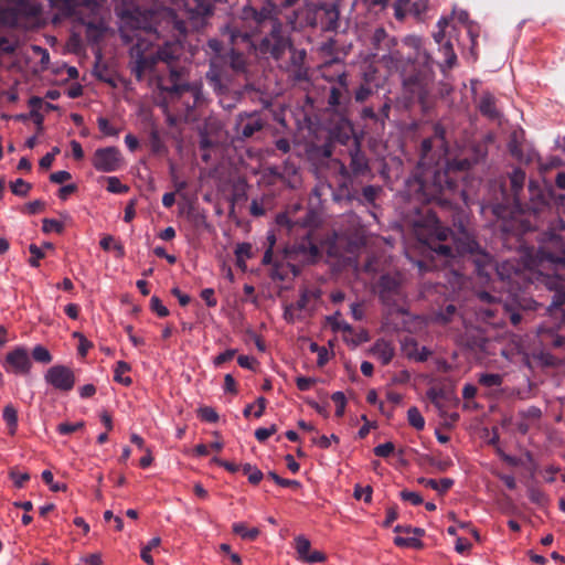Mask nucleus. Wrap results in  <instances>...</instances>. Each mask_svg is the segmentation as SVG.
Returning <instances> with one entry per match:
<instances>
[{"mask_svg":"<svg viewBox=\"0 0 565 565\" xmlns=\"http://www.w3.org/2000/svg\"><path fill=\"white\" fill-rule=\"evenodd\" d=\"M265 30H268L269 34L262 40L259 51L269 53L278 60L289 46V39L282 32V24L273 17L269 9L256 11L249 6L244 7L241 15L233 19L222 33L228 36L232 45L243 42L252 49L254 46L252 38Z\"/></svg>","mask_w":565,"mask_h":565,"instance_id":"f257e3e1","label":"nucleus"},{"mask_svg":"<svg viewBox=\"0 0 565 565\" xmlns=\"http://www.w3.org/2000/svg\"><path fill=\"white\" fill-rule=\"evenodd\" d=\"M299 14L308 26L318 28L321 31H332L338 28L339 10L335 4L307 2Z\"/></svg>","mask_w":565,"mask_h":565,"instance_id":"f03ea898","label":"nucleus"},{"mask_svg":"<svg viewBox=\"0 0 565 565\" xmlns=\"http://www.w3.org/2000/svg\"><path fill=\"white\" fill-rule=\"evenodd\" d=\"M90 161L97 171L104 173L118 171L124 164L122 156L116 147L96 149Z\"/></svg>","mask_w":565,"mask_h":565,"instance_id":"7ed1b4c3","label":"nucleus"},{"mask_svg":"<svg viewBox=\"0 0 565 565\" xmlns=\"http://www.w3.org/2000/svg\"><path fill=\"white\" fill-rule=\"evenodd\" d=\"M372 45L376 53L383 52L384 61H401L402 55L396 50L397 39L390 36L383 28H377L372 34Z\"/></svg>","mask_w":565,"mask_h":565,"instance_id":"20e7f679","label":"nucleus"},{"mask_svg":"<svg viewBox=\"0 0 565 565\" xmlns=\"http://www.w3.org/2000/svg\"><path fill=\"white\" fill-rule=\"evenodd\" d=\"M3 366L8 372L14 374H29L32 363L28 350L23 347H17L8 352Z\"/></svg>","mask_w":565,"mask_h":565,"instance_id":"39448f33","label":"nucleus"},{"mask_svg":"<svg viewBox=\"0 0 565 565\" xmlns=\"http://www.w3.org/2000/svg\"><path fill=\"white\" fill-rule=\"evenodd\" d=\"M45 381L61 391L73 388L75 380L73 372L64 365H55L47 370Z\"/></svg>","mask_w":565,"mask_h":565,"instance_id":"423d86ee","label":"nucleus"},{"mask_svg":"<svg viewBox=\"0 0 565 565\" xmlns=\"http://www.w3.org/2000/svg\"><path fill=\"white\" fill-rule=\"evenodd\" d=\"M295 548L298 554V558L302 562L313 564L322 563L326 561V555L320 551H311V544L309 540L302 535L295 539Z\"/></svg>","mask_w":565,"mask_h":565,"instance_id":"0eeeda50","label":"nucleus"},{"mask_svg":"<svg viewBox=\"0 0 565 565\" xmlns=\"http://www.w3.org/2000/svg\"><path fill=\"white\" fill-rule=\"evenodd\" d=\"M306 57L307 53L305 50H290V63L288 70L296 79H303L307 77L308 67L306 66Z\"/></svg>","mask_w":565,"mask_h":565,"instance_id":"6e6552de","label":"nucleus"},{"mask_svg":"<svg viewBox=\"0 0 565 565\" xmlns=\"http://www.w3.org/2000/svg\"><path fill=\"white\" fill-rule=\"evenodd\" d=\"M371 354L383 365H386L394 358L395 350L391 342L381 339L377 340L371 348Z\"/></svg>","mask_w":565,"mask_h":565,"instance_id":"1a4fd4ad","label":"nucleus"},{"mask_svg":"<svg viewBox=\"0 0 565 565\" xmlns=\"http://www.w3.org/2000/svg\"><path fill=\"white\" fill-rule=\"evenodd\" d=\"M51 4L66 14H73L79 6L94 9L97 0H50Z\"/></svg>","mask_w":565,"mask_h":565,"instance_id":"9d476101","label":"nucleus"},{"mask_svg":"<svg viewBox=\"0 0 565 565\" xmlns=\"http://www.w3.org/2000/svg\"><path fill=\"white\" fill-rule=\"evenodd\" d=\"M351 163L350 168L354 174H363L367 171V160L365 156L360 151L359 146L356 145L354 150H351Z\"/></svg>","mask_w":565,"mask_h":565,"instance_id":"9b49d317","label":"nucleus"},{"mask_svg":"<svg viewBox=\"0 0 565 565\" xmlns=\"http://www.w3.org/2000/svg\"><path fill=\"white\" fill-rule=\"evenodd\" d=\"M263 124L256 116H246L239 121L241 132L244 137H252L256 131L260 130Z\"/></svg>","mask_w":565,"mask_h":565,"instance_id":"f8f14e48","label":"nucleus"},{"mask_svg":"<svg viewBox=\"0 0 565 565\" xmlns=\"http://www.w3.org/2000/svg\"><path fill=\"white\" fill-rule=\"evenodd\" d=\"M479 109L484 116L490 118H497L499 116V113L495 108L494 97L489 93L482 95L479 103Z\"/></svg>","mask_w":565,"mask_h":565,"instance_id":"ddd939ff","label":"nucleus"},{"mask_svg":"<svg viewBox=\"0 0 565 565\" xmlns=\"http://www.w3.org/2000/svg\"><path fill=\"white\" fill-rule=\"evenodd\" d=\"M418 482L425 487L438 491L439 493L446 492L454 483V481L448 478L441 479L440 481H437L435 479L420 478Z\"/></svg>","mask_w":565,"mask_h":565,"instance_id":"4468645a","label":"nucleus"},{"mask_svg":"<svg viewBox=\"0 0 565 565\" xmlns=\"http://www.w3.org/2000/svg\"><path fill=\"white\" fill-rule=\"evenodd\" d=\"M440 53L444 55V63L447 68H452L457 63V55L454 51L450 41L444 42L439 47Z\"/></svg>","mask_w":565,"mask_h":565,"instance_id":"2eb2a0df","label":"nucleus"},{"mask_svg":"<svg viewBox=\"0 0 565 565\" xmlns=\"http://www.w3.org/2000/svg\"><path fill=\"white\" fill-rule=\"evenodd\" d=\"M232 530L244 540L254 541L259 535L257 527L248 529L244 523H234Z\"/></svg>","mask_w":565,"mask_h":565,"instance_id":"dca6fc26","label":"nucleus"},{"mask_svg":"<svg viewBox=\"0 0 565 565\" xmlns=\"http://www.w3.org/2000/svg\"><path fill=\"white\" fill-rule=\"evenodd\" d=\"M130 371V365L124 361H118L115 367V376L114 380L125 386H129L131 384V379L129 376H124L125 373Z\"/></svg>","mask_w":565,"mask_h":565,"instance_id":"f3484780","label":"nucleus"},{"mask_svg":"<svg viewBox=\"0 0 565 565\" xmlns=\"http://www.w3.org/2000/svg\"><path fill=\"white\" fill-rule=\"evenodd\" d=\"M3 419L9 427V433L13 435L18 426V412L12 405L9 404L3 408Z\"/></svg>","mask_w":565,"mask_h":565,"instance_id":"a211bd4d","label":"nucleus"},{"mask_svg":"<svg viewBox=\"0 0 565 565\" xmlns=\"http://www.w3.org/2000/svg\"><path fill=\"white\" fill-rule=\"evenodd\" d=\"M479 383L488 388L498 387L502 384L503 377L497 373H482L478 379Z\"/></svg>","mask_w":565,"mask_h":565,"instance_id":"6ab92c4d","label":"nucleus"},{"mask_svg":"<svg viewBox=\"0 0 565 565\" xmlns=\"http://www.w3.org/2000/svg\"><path fill=\"white\" fill-rule=\"evenodd\" d=\"M160 543H161V540H160V537L157 536V537L151 539L149 541V543L141 548L140 556L142 558V561L145 563H147L148 565L154 564L153 558L150 555V552H152V550L159 547Z\"/></svg>","mask_w":565,"mask_h":565,"instance_id":"aec40b11","label":"nucleus"},{"mask_svg":"<svg viewBox=\"0 0 565 565\" xmlns=\"http://www.w3.org/2000/svg\"><path fill=\"white\" fill-rule=\"evenodd\" d=\"M412 0H395L393 3L394 17L398 21H404L409 13V6Z\"/></svg>","mask_w":565,"mask_h":565,"instance_id":"412c9836","label":"nucleus"},{"mask_svg":"<svg viewBox=\"0 0 565 565\" xmlns=\"http://www.w3.org/2000/svg\"><path fill=\"white\" fill-rule=\"evenodd\" d=\"M407 419L408 423L417 430H422L425 427V419L417 407H411L408 409Z\"/></svg>","mask_w":565,"mask_h":565,"instance_id":"4be33fe9","label":"nucleus"},{"mask_svg":"<svg viewBox=\"0 0 565 565\" xmlns=\"http://www.w3.org/2000/svg\"><path fill=\"white\" fill-rule=\"evenodd\" d=\"M32 356L36 362L49 364L52 361V355L50 351L43 345L34 347L32 351Z\"/></svg>","mask_w":565,"mask_h":565,"instance_id":"5701e85b","label":"nucleus"},{"mask_svg":"<svg viewBox=\"0 0 565 565\" xmlns=\"http://www.w3.org/2000/svg\"><path fill=\"white\" fill-rule=\"evenodd\" d=\"M13 194L19 196H26L31 190V184L22 179H17L10 184Z\"/></svg>","mask_w":565,"mask_h":565,"instance_id":"b1692460","label":"nucleus"},{"mask_svg":"<svg viewBox=\"0 0 565 565\" xmlns=\"http://www.w3.org/2000/svg\"><path fill=\"white\" fill-rule=\"evenodd\" d=\"M243 471L248 477V481L253 484H257L263 479V472L249 463L243 466Z\"/></svg>","mask_w":565,"mask_h":565,"instance_id":"393cba45","label":"nucleus"},{"mask_svg":"<svg viewBox=\"0 0 565 565\" xmlns=\"http://www.w3.org/2000/svg\"><path fill=\"white\" fill-rule=\"evenodd\" d=\"M107 181V191L110 193H125L129 188L120 182L116 177H109Z\"/></svg>","mask_w":565,"mask_h":565,"instance_id":"a878e982","label":"nucleus"},{"mask_svg":"<svg viewBox=\"0 0 565 565\" xmlns=\"http://www.w3.org/2000/svg\"><path fill=\"white\" fill-rule=\"evenodd\" d=\"M42 479L50 487V489L54 492L66 490L65 483L55 482L53 480V473L50 470H44L42 472Z\"/></svg>","mask_w":565,"mask_h":565,"instance_id":"bb28decb","label":"nucleus"},{"mask_svg":"<svg viewBox=\"0 0 565 565\" xmlns=\"http://www.w3.org/2000/svg\"><path fill=\"white\" fill-rule=\"evenodd\" d=\"M97 125H98L99 130L104 134V136L110 137V136H118V134H119V129L114 127L108 121V119H106L104 117H99L97 119Z\"/></svg>","mask_w":565,"mask_h":565,"instance_id":"cd10ccee","label":"nucleus"},{"mask_svg":"<svg viewBox=\"0 0 565 565\" xmlns=\"http://www.w3.org/2000/svg\"><path fill=\"white\" fill-rule=\"evenodd\" d=\"M394 543L397 545V546H401V547H415V548H420L423 546V543L422 541H419L417 537H402V536H396L394 539Z\"/></svg>","mask_w":565,"mask_h":565,"instance_id":"c85d7f7f","label":"nucleus"},{"mask_svg":"<svg viewBox=\"0 0 565 565\" xmlns=\"http://www.w3.org/2000/svg\"><path fill=\"white\" fill-rule=\"evenodd\" d=\"M231 67L235 72H244L246 68L245 57L242 54L236 53L234 50H232L231 53Z\"/></svg>","mask_w":565,"mask_h":565,"instance_id":"c756f323","label":"nucleus"},{"mask_svg":"<svg viewBox=\"0 0 565 565\" xmlns=\"http://www.w3.org/2000/svg\"><path fill=\"white\" fill-rule=\"evenodd\" d=\"M42 230L45 233H62L64 231V225L57 220L44 218Z\"/></svg>","mask_w":565,"mask_h":565,"instance_id":"7c9ffc66","label":"nucleus"},{"mask_svg":"<svg viewBox=\"0 0 565 565\" xmlns=\"http://www.w3.org/2000/svg\"><path fill=\"white\" fill-rule=\"evenodd\" d=\"M85 426L84 422H77L75 424H71V423H61L57 425V431L61 434V435H68V434H72L74 431H77L79 429H83Z\"/></svg>","mask_w":565,"mask_h":565,"instance_id":"2f4dec72","label":"nucleus"},{"mask_svg":"<svg viewBox=\"0 0 565 565\" xmlns=\"http://www.w3.org/2000/svg\"><path fill=\"white\" fill-rule=\"evenodd\" d=\"M428 8V0H415L411 1L409 13L416 18H419Z\"/></svg>","mask_w":565,"mask_h":565,"instance_id":"473e14b6","label":"nucleus"},{"mask_svg":"<svg viewBox=\"0 0 565 565\" xmlns=\"http://www.w3.org/2000/svg\"><path fill=\"white\" fill-rule=\"evenodd\" d=\"M331 398L337 405L335 415L338 417L343 416L347 404L344 394L342 392H335L332 394Z\"/></svg>","mask_w":565,"mask_h":565,"instance_id":"72a5a7b5","label":"nucleus"},{"mask_svg":"<svg viewBox=\"0 0 565 565\" xmlns=\"http://www.w3.org/2000/svg\"><path fill=\"white\" fill-rule=\"evenodd\" d=\"M525 180V173L522 170H515L511 174V184L515 192L522 189Z\"/></svg>","mask_w":565,"mask_h":565,"instance_id":"f704fd0d","label":"nucleus"},{"mask_svg":"<svg viewBox=\"0 0 565 565\" xmlns=\"http://www.w3.org/2000/svg\"><path fill=\"white\" fill-rule=\"evenodd\" d=\"M199 416L209 423H215L218 419L217 413L212 407H202L199 409Z\"/></svg>","mask_w":565,"mask_h":565,"instance_id":"c9c22d12","label":"nucleus"},{"mask_svg":"<svg viewBox=\"0 0 565 565\" xmlns=\"http://www.w3.org/2000/svg\"><path fill=\"white\" fill-rule=\"evenodd\" d=\"M395 449V446L393 443H385L376 446L373 451L379 457H388Z\"/></svg>","mask_w":565,"mask_h":565,"instance_id":"e433bc0d","label":"nucleus"},{"mask_svg":"<svg viewBox=\"0 0 565 565\" xmlns=\"http://www.w3.org/2000/svg\"><path fill=\"white\" fill-rule=\"evenodd\" d=\"M354 498L360 500L364 498L365 502H371L372 499V488L370 486H366L364 488L356 486L354 489Z\"/></svg>","mask_w":565,"mask_h":565,"instance_id":"4c0bfd02","label":"nucleus"},{"mask_svg":"<svg viewBox=\"0 0 565 565\" xmlns=\"http://www.w3.org/2000/svg\"><path fill=\"white\" fill-rule=\"evenodd\" d=\"M317 383L315 377L298 376L296 379L297 387L300 391H309Z\"/></svg>","mask_w":565,"mask_h":565,"instance_id":"58836bf2","label":"nucleus"},{"mask_svg":"<svg viewBox=\"0 0 565 565\" xmlns=\"http://www.w3.org/2000/svg\"><path fill=\"white\" fill-rule=\"evenodd\" d=\"M9 476L18 488L23 487V483L30 479V475L28 472H18L14 469L10 471Z\"/></svg>","mask_w":565,"mask_h":565,"instance_id":"ea45409f","label":"nucleus"},{"mask_svg":"<svg viewBox=\"0 0 565 565\" xmlns=\"http://www.w3.org/2000/svg\"><path fill=\"white\" fill-rule=\"evenodd\" d=\"M401 498L405 501H409L414 505L423 503L422 495L414 491L404 490L401 492Z\"/></svg>","mask_w":565,"mask_h":565,"instance_id":"a19ab883","label":"nucleus"},{"mask_svg":"<svg viewBox=\"0 0 565 565\" xmlns=\"http://www.w3.org/2000/svg\"><path fill=\"white\" fill-rule=\"evenodd\" d=\"M151 309L157 312L159 317H167L169 315V310L163 306L158 297L151 298Z\"/></svg>","mask_w":565,"mask_h":565,"instance_id":"79ce46f5","label":"nucleus"},{"mask_svg":"<svg viewBox=\"0 0 565 565\" xmlns=\"http://www.w3.org/2000/svg\"><path fill=\"white\" fill-rule=\"evenodd\" d=\"M277 430L276 425H271L268 428H258L255 431V437L258 441H265L268 437H270L273 434H275Z\"/></svg>","mask_w":565,"mask_h":565,"instance_id":"37998d69","label":"nucleus"},{"mask_svg":"<svg viewBox=\"0 0 565 565\" xmlns=\"http://www.w3.org/2000/svg\"><path fill=\"white\" fill-rule=\"evenodd\" d=\"M268 476L279 486L281 487H295V488H298L300 486V483L296 480H288V479H282L280 478L278 475H276L275 472H269Z\"/></svg>","mask_w":565,"mask_h":565,"instance_id":"c03bdc74","label":"nucleus"},{"mask_svg":"<svg viewBox=\"0 0 565 565\" xmlns=\"http://www.w3.org/2000/svg\"><path fill=\"white\" fill-rule=\"evenodd\" d=\"M71 178H72L71 173L67 171H64V170L53 172L50 175V180L53 183H57V184L64 183V182L68 181Z\"/></svg>","mask_w":565,"mask_h":565,"instance_id":"a18cd8bd","label":"nucleus"},{"mask_svg":"<svg viewBox=\"0 0 565 565\" xmlns=\"http://www.w3.org/2000/svg\"><path fill=\"white\" fill-rule=\"evenodd\" d=\"M30 253L32 254V258L30 259V265L33 267L39 266V259L44 257V253L36 245H30Z\"/></svg>","mask_w":565,"mask_h":565,"instance_id":"49530a36","label":"nucleus"},{"mask_svg":"<svg viewBox=\"0 0 565 565\" xmlns=\"http://www.w3.org/2000/svg\"><path fill=\"white\" fill-rule=\"evenodd\" d=\"M236 351L235 350H226L222 353H220L217 356H215L214 359V364L216 366L232 360L235 355Z\"/></svg>","mask_w":565,"mask_h":565,"instance_id":"de8ad7c7","label":"nucleus"},{"mask_svg":"<svg viewBox=\"0 0 565 565\" xmlns=\"http://www.w3.org/2000/svg\"><path fill=\"white\" fill-rule=\"evenodd\" d=\"M331 440H333L334 443H339V438L335 435H331L330 437L322 435L317 439L315 438L313 443H316L321 448H329L331 445Z\"/></svg>","mask_w":565,"mask_h":565,"instance_id":"09e8293b","label":"nucleus"},{"mask_svg":"<svg viewBox=\"0 0 565 565\" xmlns=\"http://www.w3.org/2000/svg\"><path fill=\"white\" fill-rule=\"evenodd\" d=\"M529 498L532 502L536 504H544L546 501L545 494L537 490V489H530L529 490Z\"/></svg>","mask_w":565,"mask_h":565,"instance_id":"8fccbe9b","label":"nucleus"},{"mask_svg":"<svg viewBox=\"0 0 565 565\" xmlns=\"http://www.w3.org/2000/svg\"><path fill=\"white\" fill-rule=\"evenodd\" d=\"M201 297L209 307H215L217 303L214 297V290L212 288L203 289L201 292Z\"/></svg>","mask_w":565,"mask_h":565,"instance_id":"3c124183","label":"nucleus"},{"mask_svg":"<svg viewBox=\"0 0 565 565\" xmlns=\"http://www.w3.org/2000/svg\"><path fill=\"white\" fill-rule=\"evenodd\" d=\"M435 177H436V181L434 182L431 189H429L427 191V195L430 196V198L436 196L444 189V185H443L441 179H440L441 178L440 173H436Z\"/></svg>","mask_w":565,"mask_h":565,"instance_id":"603ef678","label":"nucleus"},{"mask_svg":"<svg viewBox=\"0 0 565 565\" xmlns=\"http://www.w3.org/2000/svg\"><path fill=\"white\" fill-rule=\"evenodd\" d=\"M235 253H236L238 263H241V262H243L244 257L250 256V245L249 244H239V245H237Z\"/></svg>","mask_w":565,"mask_h":565,"instance_id":"864d4df0","label":"nucleus"},{"mask_svg":"<svg viewBox=\"0 0 565 565\" xmlns=\"http://www.w3.org/2000/svg\"><path fill=\"white\" fill-rule=\"evenodd\" d=\"M470 548H471V544L467 540H465L462 537L457 539L456 545H455L456 552L463 554V553L468 552Z\"/></svg>","mask_w":565,"mask_h":565,"instance_id":"5fc2aeb1","label":"nucleus"},{"mask_svg":"<svg viewBox=\"0 0 565 565\" xmlns=\"http://www.w3.org/2000/svg\"><path fill=\"white\" fill-rule=\"evenodd\" d=\"M434 250L444 257H454L452 248L446 244H438L436 247H434Z\"/></svg>","mask_w":565,"mask_h":565,"instance_id":"6e6d98bb","label":"nucleus"},{"mask_svg":"<svg viewBox=\"0 0 565 565\" xmlns=\"http://www.w3.org/2000/svg\"><path fill=\"white\" fill-rule=\"evenodd\" d=\"M43 207H44V203L43 202H41V201H33V202L28 203L24 206V210L29 214H35V213L40 212L41 210H43Z\"/></svg>","mask_w":565,"mask_h":565,"instance_id":"4d7b16f0","label":"nucleus"},{"mask_svg":"<svg viewBox=\"0 0 565 565\" xmlns=\"http://www.w3.org/2000/svg\"><path fill=\"white\" fill-rule=\"evenodd\" d=\"M237 362L242 367L253 369L256 363V360L249 355H241L238 356Z\"/></svg>","mask_w":565,"mask_h":565,"instance_id":"13d9d810","label":"nucleus"},{"mask_svg":"<svg viewBox=\"0 0 565 565\" xmlns=\"http://www.w3.org/2000/svg\"><path fill=\"white\" fill-rule=\"evenodd\" d=\"M351 313L355 320H362L364 317L363 305L359 302L352 303Z\"/></svg>","mask_w":565,"mask_h":565,"instance_id":"bf43d9fd","label":"nucleus"},{"mask_svg":"<svg viewBox=\"0 0 565 565\" xmlns=\"http://www.w3.org/2000/svg\"><path fill=\"white\" fill-rule=\"evenodd\" d=\"M71 148H72L73 157L76 160H82L84 158V151H83V148H82V146H81V143L78 141L72 140L71 141Z\"/></svg>","mask_w":565,"mask_h":565,"instance_id":"052dcab7","label":"nucleus"},{"mask_svg":"<svg viewBox=\"0 0 565 565\" xmlns=\"http://www.w3.org/2000/svg\"><path fill=\"white\" fill-rule=\"evenodd\" d=\"M135 204H136L135 200H131V201L127 204V206H126V209H125L124 220H125V222H127V223H128V222H130V221L135 217V215H136V212H135Z\"/></svg>","mask_w":565,"mask_h":565,"instance_id":"680f3d73","label":"nucleus"},{"mask_svg":"<svg viewBox=\"0 0 565 565\" xmlns=\"http://www.w3.org/2000/svg\"><path fill=\"white\" fill-rule=\"evenodd\" d=\"M224 387L225 391L231 393H236V382L231 374H226L224 377Z\"/></svg>","mask_w":565,"mask_h":565,"instance_id":"e2e57ef3","label":"nucleus"},{"mask_svg":"<svg viewBox=\"0 0 565 565\" xmlns=\"http://www.w3.org/2000/svg\"><path fill=\"white\" fill-rule=\"evenodd\" d=\"M341 92L339 88L332 87L329 96V105L338 106L340 104Z\"/></svg>","mask_w":565,"mask_h":565,"instance_id":"0e129e2a","label":"nucleus"},{"mask_svg":"<svg viewBox=\"0 0 565 565\" xmlns=\"http://www.w3.org/2000/svg\"><path fill=\"white\" fill-rule=\"evenodd\" d=\"M371 95V88L367 86H361L355 93V99L358 102H364Z\"/></svg>","mask_w":565,"mask_h":565,"instance_id":"69168bd1","label":"nucleus"},{"mask_svg":"<svg viewBox=\"0 0 565 565\" xmlns=\"http://www.w3.org/2000/svg\"><path fill=\"white\" fill-rule=\"evenodd\" d=\"M363 195L369 202H373L377 195V189L374 186H365L363 189Z\"/></svg>","mask_w":565,"mask_h":565,"instance_id":"338daca9","label":"nucleus"},{"mask_svg":"<svg viewBox=\"0 0 565 565\" xmlns=\"http://www.w3.org/2000/svg\"><path fill=\"white\" fill-rule=\"evenodd\" d=\"M96 392V388L93 384H86L84 386L81 387L79 390V395L83 397V398H86V397H90L95 394Z\"/></svg>","mask_w":565,"mask_h":565,"instance_id":"774afa93","label":"nucleus"}]
</instances>
